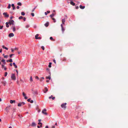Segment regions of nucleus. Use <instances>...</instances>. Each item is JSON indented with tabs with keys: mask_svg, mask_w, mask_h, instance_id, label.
<instances>
[{
	"mask_svg": "<svg viewBox=\"0 0 128 128\" xmlns=\"http://www.w3.org/2000/svg\"><path fill=\"white\" fill-rule=\"evenodd\" d=\"M66 103L63 104L61 105V106L62 108H64V110H65L66 108Z\"/></svg>",
	"mask_w": 128,
	"mask_h": 128,
	"instance_id": "f257e3e1",
	"label": "nucleus"
},
{
	"mask_svg": "<svg viewBox=\"0 0 128 128\" xmlns=\"http://www.w3.org/2000/svg\"><path fill=\"white\" fill-rule=\"evenodd\" d=\"M11 78L12 80H16V77L14 74H12Z\"/></svg>",
	"mask_w": 128,
	"mask_h": 128,
	"instance_id": "f03ea898",
	"label": "nucleus"
},
{
	"mask_svg": "<svg viewBox=\"0 0 128 128\" xmlns=\"http://www.w3.org/2000/svg\"><path fill=\"white\" fill-rule=\"evenodd\" d=\"M25 104V103L24 102H22L19 103L18 104V106H23Z\"/></svg>",
	"mask_w": 128,
	"mask_h": 128,
	"instance_id": "7ed1b4c3",
	"label": "nucleus"
},
{
	"mask_svg": "<svg viewBox=\"0 0 128 128\" xmlns=\"http://www.w3.org/2000/svg\"><path fill=\"white\" fill-rule=\"evenodd\" d=\"M46 109H44L43 110L42 112V113L44 114L47 115L48 114L46 112Z\"/></svg>",
	"mask_w": 128,
	"mask_h": 128,
	"instance_id": "20e7f679",
	"label": "nucleus"
},
{
	"mask_svg": "<svg viewBox=\"0 0 128 128\" xmlns=\"http://www.w3.org/2000/svg\"><path fill=\"white\" fill-rule=\"evenodd\" d=\"M65 16L66 17V18H65L64 19H63L62 20V24H64V22L66 21V18H67V16L66 15Z\"/></svg>",
	"mask_w": 128,
	"mask_h": 128,
	"instance_id": "39448f33",
	"label": "nucleus"
},
{
	"mask_svg": "<svg viewBox=\"0 0 128 128\" xmlns=\"http://www.w3.org/2000/svg\"><path fill=\"white\" fill-rule=\"evenodd\" d=\"M61 26L62 28V33H63L64 32V31L65 29H64V28L62 24H61Z\"/></svg>",
	"mask_w": 128,
	"mask_h": 128,
	"instance_id": "423d86ee",
	"label": "nucleus"
},
{
	"mask_svg": "<svg viewBox=\"0 0 128 128\" xmlns=\"http://www.w3.org/2000/svg\"><path fill=\"white\" fill-rule=\"evenodd\" d=\"M8 23L10 25L11 24L12 25H14V21L13 20H11Z\"/></svg>",
	"mask_w": 128,
	"mask_h": 128,
	"instance_id": "0eeeda50",
	"label": "nucleus"
},
{
	"mask_svg": "<svg viewBox=\"0 0 128 128\" xmlns=\"http://www.w3.org/2000/svg\"><path fill=\"white\" fill-rule=\"evenodd\" d=\"M3 14L4 16V17H8L9 16L8 14H7L6 12H4L3 13Z\"/></svg>",
	"mask_w": 128,
	"mask_h": 128,
	"instance_id": "6e6552de",
	"label": "nucleus"
},
{
	"mask_svg": "<svg viewBox=\"0 0 128 128\" xmlns=\"http://www.w3.org/2000/svg\"><path fill=\"white\" fill-rule=\"evenodd\" d=\"M45 90H44V93H46L48 91V89L47 88L45 87Z\"/></svg>",
	"mask_w": 128,
	"mask_h": 128,
	"instance_id": "1a4fd4ad",
	"label": "nucleus"
},
{
	"mask_svg": "<svg viewBox=\"0 0 128 128\" xmlns=\"http://www.w3.org/2000/svg\"><path fill=\"white\" fill-rule=\"evenodd\" d=\"M14 36V34L13 33H10L9 34L8 36L10 37H11L13 36Z\"/></svg>",
	"mask_w": 128,
	"mask_h": 128,
	"instance_id": "9d476101",
	"label": "nucleus"
},
{
	"mask_svg": "<svg viewBox=\"0 0 128 128\" xmlns=\"http://www.w3.org/2000/svg\"><path fill=\"white\" fill-rule=\"evenodd\" d=\"M36 123L34 122H32L31 125V126H36Z\"/></svg>",
	"mask_w": 128,
	"mask_h": 128,
	"instance_id": "9b49d317",
	"label": "nucleus"
},
{
	"mask_svg": "<svg viewBox=\"0 0 128 128\" xmlns=\"http://www.w3.org/2000/svg\"><path fill=\"white\" fill-rule=\"evenodd\" d=\"M1 83L3 84V85L4 86H5L6 85V81H2L1 82Z\"/></svg>",
	"mask_w": 128,
	"mask_h": 128,
	"instance_id": "f8f14e48",
	"label": "nucleus"
},
{
	"mask_svg": "<svg viewBox=\"0 0 128 128\" xmlns=\"http://www.w3.org/2000/svg\"><path fill=\"white\" fill-rule=\"evenodd\" d=\"M1 62H3V64L4 65H5L6 64L5 60L4 59L2 60H1Z\"/></svg>",
	"mask_w": 128,
	"mask_h": 128,
	"instance_id": "ddd939ff",
	"label": "nucleus"
},
{
	"mask_svg": "<svg viewBox=\"0 0 128 128\" xmlns=\"http://www.w3.org/2000/svg\"><path fill=\"white\" fill-rule=\"evenodd\" d=\"M49 99H50L51 98H52V100H54L55 98V97H53L52 95L51 96H50L49 97Z\"/></svg>",
	"mask_w": 128,
	"mask_h": 128,
	"instance_id": "4468645a",
	"label": "nucleus"
},
{
	"mask_svg": "<svg viewBox=\"0 0 128 128\" xmlns=\"http://www.w3.org/2000/svg\"><path fill=\"white\" fill-rule=\"evenodd\" d=\"M10 102L11 104H12L13 103H15V101L14 100H10Z\"/></svg>",
	"mask_w": 128,
	"mask_h": 128,
	"instance_id": "2eb2a0df",
	"label": "nucleus"
},
{
	"mask_svg": "<svg viewBox=\"0 0 128 128\" xmlns=\"http://www.w3.org/2000/svg\"><path fill=\"white\" fill-rule=\"evenodd\" d=\"M80 8L83 9H84L85 8V6H82V5H80Z\"/></svg>",
	"mask_w": 128,
	"mask_h": 128,
	"instance_id": "dca6fc26",
	"label": "nucleus"
},
{
	"mask_svg": "<svg viewBox=\"0 0 128 128\" xmlns=\"http://www.w3.org/2000/svg\"><path fill=\"white\" fill-rule=\"evenodd\" d=\"M70 4L71 5H72L73 6H74L75 5V3L74 2H73L72 1H71L70 2Z\"/></svg>",
	"mask_w": 128,
	"mask_h": 128,
	"instance_id": "f3484780",
	"label": "nucleus"
},
{
	"mask_svg": "<svg viewBox=\"0 0 128 128\" xmlns=\"http://www.w3.org/2000/svg\"><path fill=\"white\" fill-rule=\"evenodd\" d=\"M6 27L8 28L9 27V25L8 24H9V23L8 22H6Z\"/></svg>",
	"mask_w": 128,
	"mask_h": 128,
	"instance_id": "a211bd4d",
	"label": "nucleus"
},
{
	"mask_svg": "<svg viewBox=\"0 0 128 128\" xmlns=\"http://www.w3.org/2000/svg\"><path fill=\"white\" fill-rule=\"evenodd\" d=\"M12 30L13 31H16V28L14 26H12Z\"/></svg>",
	"mask_w": 128,
	"mask_h": 128,
	"instance_id": "6ab92c4d",
	"label": "nucleus"
},
{
	"mask_svg": "<svg viewBox=\"0 0 128 128\" xmlns=\"http://www.w3.org/2000/svg\"><path fill=\"white\" fill-rule=\"evenodd\" d=\"M2 47L3 48H4L7 50H8V48H7L5 47L4 45H3L2 46Z\"/></svg>",
	"mask_w": 128,
	"mask_h": 128,
	"instance_id": "aec40b11",
	"label": "nucleus"
},
{
	"mask_svg": "<svg viewBox=\"0 0 128 128\" xmlns=\"http://www.w3.org/2000/svg\"><path fill=\"white\" fill-rule=\"evenodd\" d=\"M39 34H37L35 36V38L36 39H38V36Z\"/></svg>",
	"mask_w": 128,
	"mask_h": 128,
	"instance_id": "412c9836",
	"label": "nucleus"
},
{
	"mask_svg": "<svg viewBox=\"0 0 128 128\" xmlns=\"http://www.w3.org/2000/svg\"><path fill=\"white\" fill-rule=\"evenodd\" d=\"M55 15V14L52 13V14L50 15V17L52 18V17Z\"/></svg>",
	"mask_w": 128,
	"mask_h": 128,
	"instance_id": "4be33fe9",
	"label": "nucleus"
},
{
	"mask_svg": "<svg viewBox=\"0 0 128 128\" xmlns=\"http://www.w3.org/2000/svg\"><path fill=\"white\" fill-rule=\"evenodd\" d=\"M45 26H46V27H47L49 25V23L48 22H47L45 24H44Z\"/></svg>",
	"mask_w": 128,
	"mask_h": 128,
	"instance_id": "5701e85b",
	"label": "nucleus"
},
{
	"mask_svg": "<svg viewBox=\"0 0 128 128\" xmlns=\"http://www.w3.org/2000/svg\"><path fill=\"white\" fill-rule=\"evenodd\" d=\"M13 64L15 68H17V66L16 65L15 63L14 62L13 63Z\"/></svg>",
	"mask_w": 128,
	"mask_h": 128,
	"instance_id": "b1692460",
	"label": "nucleus"
},
{
	"mask_svg": "<svg viewBox=\"0 0 128 128\" xmlns=\"http://www.w3.org/2000/svg\"><path fill=\"white\" fill-rule=\"evenodd\" d=\"M12 6L13 7V10H14L15 8V7L14 6V4H12Z\"/></svg>",
	"mask_w": 128,
	"mask_h": 128,
	"instance_id": "393cba45",
	"label": "nucleus"
},
{
	"mask_svg": "<svg viewBox=\"0 0 128 128\" xmlns=\"http://www.w3.org/2000/svg\"><path fill=\"white\" fill-rule=\"evenodd\" d=\"M38 124L39 125H40V127H42V123L41 122H39L38 123Z\"/></svg>",
	"mask_w": 128,
	"mask_h": 128,
	"instance_id": "a878e982",
	"label": "nucleus"
},
{
	"mask_svg": "<svg viewBox=\"0 0 128 128\" xmlns=\"http://www.w3.org/2000/svg\"><path fill=\"white\" fill-rule=\"evenodd\" d=\"M52 63L51 62H49V64L48 65V67L49 68H51V67Z\"/></svg>",
	"mask_w": 128,
	"mask_h": 128,
	"instance_id": "bb28decb",
	"label": "nucleus"
},
{
	"mask_svg": "<svg viewBox=\"0 0 128 128\" xmlns=\"http://www.w3.org/2000/svg\"><path fill=\"white\" fill-rule=\"evenodd\" d=\"M46 78L47 79H48L50 80L51 78L50 77V76H49L48 77L46 76Z\"/></svg>",
	"mask_w": 128,
	"mask_h": 128,
	"instance_id": "cd10ccee",
	"label": "nucleus"
},
{
	"mask_svg": "<svg viewBox=\"0 0 128 128\" xmlns=\"http://www.w3.org/2000/svg\"><path fill=\"white\" fill-rule=\"evenodd\" d=\"M17 4L18 5H19L20 6H21L22 4L20 2L18 3Z\"/></svg>",
	"mask_w": 128,
	"mask_h": 128,
	"instance_id": "c85d7f7f",
	"label": "nucleus"
},
{
	"mask_svg": "<svg viewBox=\"0 0 128 128\" xmlns=\"http://www.w3.org/2000/svg\"><path fill=\"white\" fill-rule=\"evenodd\" d=\"M21 14L22 15V16H24L25 14V13L23 12H22Z\"/></svg>",
	"mask_w": 128,
	"mask_h": 128,
	"instance_id": "c756f323",
	"label": "nucleus"
},
{
	"mask_svg": "<svg viewBox=\"0 0 128 128\" xmlns=\"http://www.w3.org/2000/svg\"><path fill=\"white\" fill-rule=\"evenodd\" d=\"M8 56V55L4 56V58H7Z\"/></svg>",
	"mask_w": 128,
	"mask_h": 128,
	"instance_id": "7c9ffc66",
	"label": "nucleus"
},
{
	"mask_svg": "<svg viewBox=\"0 0 128 128\" xmlns=\"http://www.w3.org/2000/svg\"><path fill=\"white\" fill-rule=\"evenodd\" d=\"M52 19L53 20L54 22H56L55 19L54 18H52Z\"/></svg>",
	"mask_w": 128,
	"mask_h": 128,
	"instance_id": "2f4dec72",
	"label": "nucleus"
},
{
	"mask_svg": "<svg viewBox=\"0 0 128 128\" xmlns=\"http://www.w3.org/2000/svg\"><path fill=\"white\" fill-rule=\"evenodd\" d=\"M6 111H8L9 110L8 107H7L6 108Z\"/></svg>",
	"mask_w": 128,
	"mask_h": 128,
	"instance_id": "473e14b6",
	"label": "nucleus"
},
{
	"mask_svg": "<svg viewBox=\"0 0 128 128\" xmlns=\"http://www.w3.org/2000/svg\"><path fill=\"white\" fill-rule=\"evenodd\" d=\"M7 74H8V73L7 72H5V74H4V76H6L7 75Z\"/></svg>",
	"mask_w": 128,
	"mask_h": 128,
	"instance_id": "72a5a7b5",
	"label": "nucleus"
},
{
	"mask_svg": "<svg viewBox=\"0 0 128 128\" xmlns=\"http://www.w3.org/2000/svg\"><path fill=\"white\" fill-rule=\"evenodd\" d=\"M10 7H11V6H10V4H9L8 6V8L9 9L10 8Z\"/></svg>",
	"mask_w": 128,
	"mask_h": 128,
	"instance_id": "f704fd0d",
	"label": "nucleus"
},
{
	"mask_svg": "<svg viewBox=\"0 0 128 128\" xmlns=\"http://www.w3.org/2000/svg\"><path fill=\"white\" fill-rule=\"evenodd\" d=\"M9 62H12V59H10V60H9Z\"/></svg>",
	"mask_w": 128,
	"mask_h": 128,
	"instance_id": "c9c22d12",
	"label": "nucleus"
},
{
	"mask_svg": "<svg viewBox=\"0 0 128 128\" xmlns=\"http://www.w3.org/2000/svg\"><path fill=\"white\" fill-rule=\"evenodd\" d=\"M30 81H31V82H32L33 81V80H32V76H31L30 77Z\"/></svg>",
	"mask_w": 128,
	"mask_h": 128,
	"instance_id": "e433bc0d",
	"label": "nucleus"
},
{
	"mask_svg": "<svg viewBox=\"0 0 128 128\" xmlns=\"http://www.w3.org/2000/svg\"><path fill=\"white\" fill-rule=\"evenodd\" d=\"M23 18V17L22 16H20L18 18L19 19H21Z\"/></svg>",
	"mask_w": 128,
	"mask_h": 128,
	"instance_id": "4c0bfd02",
	"label": "nucleus"
},
{
	"mask_svg": "<svg viewBox=\"0 0 128 128\" xmlns=\"http://www.w3.org/2000/svg\"><path fill=\"white\" fill-rule=\"evenodd\" d=\"M50 39L51 40H53V41L54 40L53 39L52 37H50Z\"/></svg>",
	"mask_w": 128,
	"mask_h": 128,
	"instance_id": "58836bf2",
	"label": "nucleus"
},
{
	"mask_svg": "<svg viewBox=\"0 0 128 128\" xmlns=\"http://www.w3.org/2000/svg\"><path fill=\"white\" fill-rule=\"evenodd\" d=\"M14 54H10V58H11L12 57V56H13V55H14Z\"/></svg>",
	"mask_w": 128,
	"mask_h": 128,
	"instance_id": "ea45409f",
	"label": "nucleus"
},
{
	"mask_svg": "<svg viewBox=\"0 0 128 128\" xmlns=\"http://www.w3.org/2000/svg\"><path fill=\"white\" fill-rule=\"evenodd\" d=\"M35 78L36 79H38V80L39 79V78L37 76H36L35 77Z\"/></svg>",
	"mask_w": 128,
	"mask_h": 128,
	"instance_id": "a19ab883",
	"label": "nucleus"
},
{
	"mask_svg": "<svg viewBox=\"0 0 128 128\" xmlns=\"http://www.w3.org/2000/svg\"><path fill=\"white\" fill-rule=\"evenodd\" d=\"M41 48L44 50V47L43 46H42L41 47Z\"/></svg>",
	"mask_w": 128,
	"mask_h": 128,
	"instance_id": "79ce46f5",
	"label": "nucleus"
},
{
	"mask_svg": "<svg viewBox=\"0 0 128 128\" xmlns=\"http://www.w3.org/2000/svg\"><path fill=\"white\" fill-rule=\"evenodd\" d=\"M30 27V26L29 25H27L26 26V28H28Z\"/></svg>",
	"mask_w": 128,
	"mask_h": 128,
	"instance_id": "37998d69",
	"label": "nucleus"
},
{
	"mask_svg": "<svg viewBox=\"0 0 128 128\" xmlns=\"http://www.w3.org/2000/svg\"><path fill=\"white\" fill-rule=\"evenodd\" d=\"M22 94L23 96L24 97L25 96H26V94H25V93L24 92H23L22 93Z\"/></svg>",
	"mask_w": 128,
	"mask_h": 128,
	"instance_id": "c03bdc74",
	"label": "nucleus"
},
{
	"mask_svg": "<svg viewBox=\"0 0 128 128\" xmlns=\"http://www.w3.org/2000/svg\"><path fill=\"white\" fill-rule=\"evenodd\" d=\"M1 66H2V68H4L5 67L4 64V65H3V64H2Z\"/></svg>",
	"mask_w": 128,
	"mask_h": 128,
	"instance_id": "a18cd8bd",
	"label": "nucleus"
},
{
	"mask_svg": "<svg viewBox=\"0 0 128 128\" xmlns=\"http://www.w3.org/2000/svg\"><path fill=\"white\" fill-rule=\"evenodd\" d=\"M31 14L32 16H34V14L33 13H32Z\"/></svg>",
	"mask_w": 128,
	"mask_h": 128,
	"instance_id": "49530a36",
	"label": "nucleus"
},
{
	"mask_svg": "<svg viewBox=\"0 0 128 128\" xmlns=\"http://www.w3.org/2000/svg\"><path fill=\"white\" fill-rule=\"evenodd\" d=\"M31 100V98H30L28 99V100H27V101L28 102H30V100Z\"/></svg>",
	"mask_w": 128,
	"mask_h": 128,
	"instance_id": "de8ad7c7",
	"label": "nucleus"
},
{
	"mask_svg": "<svg viewBox=\"0 0 128 128\" xmlns=\"http://www.w3.org/2000/svg\"><path fill=\"white\" fill-rule=\"evenodd\" d=\"M14 50H18V48H14Z\"/></svg>",
	"mask_w": 128,
	"mask_h": 128,
	"instance_id": "09e8293b",
	"label": "nucleus"
},
{
	"mask_svg": "<svg viewBox=\"0 0 128 128\" xmlns=\"http://www.w3.org/2000/svg\"><path fill=\"white\" fill-rule=\"evenodd\" d=\"M79 8V7L78 6H76V9H78Z\"/></svg>",
	"mask_w": 128,
	"mask_h": 128,
	"instance_id": "8fccbe9b",
	"label": "nucleus"
},
{
	"mask_svg": "<svg viewBox=\"0 0 128 128\" xmlns=\"http://www.w3.org/2000/svg\"><path fill=\"white\" fill-rule=\"evenodd\" d=\"M53 62L55 63V64H56V60H53Z\"/></svg>",
	"mask_w": 128,
	"mask_h": 128,
	"instance_id": "3c124183",
	"label": "nucleus"
},
{
	"mask_svg": "<svg viewBox=\"0 0 128 128\" xmlns=\"http://www.w3.org/2000/svg\"><path fill=\"white\" fill-rule=\"evenodd\" d=\"M52 128H55V126H53L52 127Z\"/></svg>",
	"mask_w": 128,
	"mask_h": 128,
	"instance_id": "603ef678",
	"label": "nucleus"
},
{
	"mask_svg": "<svg viewBox=\"0 0 128 128\" xmlns=\"http://www.w3.org/2000/svg\"><path fill=\"white\" fill-rule=\"evenodd\" d=\"M30 102L31 103H33L34 102V101L33 100H31Z\"/></svg>",
	"mask_w": 128,
	"mask_h": 128,
	"instance_id": "864d4df0",
	"label": "nucleus"
},
{
	"mask_svg": "<svg viewBox=\"0 0 128 128\" xmlns=\"http://www.w3.org/2000/svg\"><path fill=\"white\" fill-rule=\"evenodd\" d=\"M24 97L25 99H26L28 98L26 96H24Z\"/></svg>",
	"mask_w": 128,
	"mask_h": 128,
	"instance_id": "5fc2aeb1",
	"label": "nucleus"
},
{
	"mask_svg": "<svg viewBox=\"0 0 128 128\" xmlns=\"http://www.w3.org/2000/svg\"><path fill=\"white\" fill-rule=\"evenodd\" d=\"M16 8L17 9H19L20 8V7L19 6H17L16 7Z\"/></svg>",
	"mask_w": 128,
	"mask_h": 128,
	"instance_id": "6e6d98bb",
	"label": "nucleus"
},
{
	"mask_svg": "<svg viewBox=\"0 0 128 128\" xmlns=\"http://www.w3.org/2000/svg\"><path fill=\"white\" fill-rule=\"evenodd\" d=\"M23 20H24V21H25L26 20V18L25 17H24L23 18Z\"/></svg>",
	"mask_w": 128,
	"mask_h": 128,
	"instance_id": "4d7b16f0",
	"label": "nucleus"
},
{
	"mask_svg": "<svg viewBox=\"0 0 128 128\" xmlns=\"http://www.w3.org/2000/svg\"><path fill=\"white\" fill-rule=\"evenodd\" d=\"M34 10H35V8H34L33 9H32V12H34Z\"/></svg>",
	"mask_w": 128,
	"mask_h": 128,
	"instance_id": "13d9d810",
	"label": "nucleus"
},
{
	"mask_svg": "<svg viewBox=\"0 0 128 128\" xmlns=\"http://www.w3.org/2000/svg\"><path fill=\"white\" fill-rule=\"evenodd\" d=\"M16 71L17 73V75H18V71L17 70H16Z\"/></svg>",
	"mask_w": 128,
	"mask_h": 128,
	"instance_id": "bf43d9fd",
	"label": "nucleus"
},
{
	"mask_svg": "<svg viewBox=\"0 0 128 128\" xmlns=\"http://www.w3.org/2000/svg\"><path fill=\"white\" fill-rule=\"evenodd\" d=\"M4 70H6L7 69V68L6 67H5L4 68Z\"/></svg>",
	"mask_w": 128,
	"mask_h": 128,
	"instance_id": "052dcab7",
	"label": "nucleus"
},
{
	"mask_svg": "<svg viewBox=\"0 0 128 128\" xmlns=\"http://www.w3.org/2000/svg\"><path fill=\"white\" fill-rule=\"evenodd\" d=\"M14 50H13V49H11V51L12 52H13L14 51Z\"/></svg>",
	"mask_w": 128,
	"mask_h": 128,
	"instance_id": "680f3d73",
	"label": "nucleus"
},
{
	"mask_svg": "<svg viewBox=\"0 0 128 128\" xmlns=\"http://www.w3.org/2000/svg\"><path fill=\"white\" fill-rule=\"evenodd\" d=\"M2 52V49H0V52Z\"/></svg>",
	"mask_w": 128,
	"mask_h": 128,
	"instance_id": "e2e57ef3",
	"label": "nucleus"
},
{
	"mask_svg": "<svg viewBox=\"0 0 128 128\" xmlns=\"http://www.w3.org/2000/svg\"><path fill=\"white\" fill-rule=\"evenodd\" d=\"M10 66H12V63H10Z\"/></svg>",
	"mask_w": 128,
	"mask_h": 128,
	"instance_id": "0e129e2a",
	"label": "nucleus"
},
{
	"mask_svg": "<svg viewBox=\"0 0 128 128\" xmlns=\"http://www.w3.org/2000/svg\"><path fill=\"white\" fill-rule=\"evenodd\" d=\"M47 12L48 13H49L50 12V11H47Z\"/></svg>",
	"mask_w": 128,
	"mask_h": 128,
	"instance_id": "69168bd1",
	"label": "nucleus"
},
{
	"mask_svg": "<svg viewBox=\"0 0 128 128\" xmlns=\"http://www.w3.org/2000/svg\"><path fill=\"white\" fill-rule=\"evenodd\" d=\"M48 126H46L45 127V128H48Z\"/></svg>",
	"mask_w": 128,
	"mask_h": 128,
	"instance_id": "338daca9",
	"label": "nucleus"
},
{
	"mask_svg": "<svg viewBox=\"0 0 128 128\" xmlns=\"http://www.w3.org/2000/svg\"><path fill=\"white\" fill-rule=\"evenodd\" d=\"M38 121L40 122L41 121V119H39L38 120Z\"/></svg>",
	"mask_w": 128,
	"mask_h": 128,
	"instance_id": "774afa93",
	"label": "nucleus"
}]
</instances>
